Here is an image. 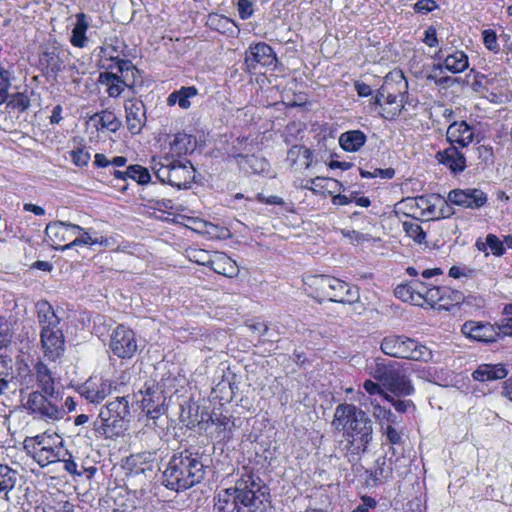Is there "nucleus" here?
Listing matches in <instances>:
<instances>
[{
    "label": "nucleus",
    "instance_id": "nucleus-1",
    "mask_svg": "<svg viewBox=\"0 0 512 512\" xmlns=\"http://www.w3.org/2000/svg\"><path fill=\"white\" fill-rule=\"evenodd\" d=\"M269 492L263 481L246 474L233 487L219 490L214 497V512H262Z\"/></svg>",
    "mask_w": 512,
    "mask_h": 512
},
{
    "label": "nucleus",
    "instance_id": "nucleus-2",
    "mask_svg": "<svg viewBox=\"0 0 512 512\" xmlns=\"http://www.w3.org/2000/svg\"><path fill=\"white\" fill-rule=\"evenodd\" d=\"M332 426L343 431L353 454L364 453L372 440V421L362 409L354 404H339L334 412Z\"/></svg>",
    "mask_w": 512,
    "mask_h": 512
},
{
    "label": "nucleus",
    "instance_id": "nucleus-3",
    "mask_svg": "<svg viewBox=\"0 0 512 512\" xmlns=\"http://www.w3.org/2000/svg\"><path fill=\"white\" fill-rule=\"evenodd\" d=\"M204 467L199 452L185 449L174 453L163 472V483L177 492L186 490L204 479Z\"/></svg>",
    "mask_w": 512,
    "mask_h": 512
},
{
    "label": "nucleus",
    "instance_id": "nucleus-4",
    "mask_svg": "<svg viewBox=\"0 0 512 512\" xmlns=\"http://www.w3.org/2000/svg\"><path fill=\"white\" fill-rule=\"evenodd\" d=\"M131 416L128 396H116L100 409L98 417L93 421L96 437L113 439L126 430L125 423Z\"/></svg>",
    "mask_w": 512,
    "mask_h": 512
},
{
    "label": "nucleus",
    "instance_id": "nucleus-5",
    "mask_svg": "<svg viewBox=\"0 0 512 512\" xmlns=\"http://www.w3.org/2000/svg\"><path fill=\"white\" fill-rule=\"evenodd\" d=\"M306 284L313 289L315 297L331 302L354 304L360 297L357 287L328 275L310 276Z\"/></svg>",
    "mask_w": 512,
    "mask_h": 512
},
{
    "label": "nucleus",
    "instance_id": "nucleus-6",
    "mask_svg": "<svg viewBox=\"0 0 512 512\" xmlns=\"http://www.w3.org/2000/svg\"><path fill=\"white\" fill-rule=\"evenodd\" d=\"M380 350L392 358L424 362L432 359V352L429 348L403 334L385 336L380 342Z\"/></svg>",
    "mask_w": 512,
    "mask_h": 512
},
{
    "label": "nucleus",
    "instance_id": "nucleus-7",
    "mask_svg": "<svg viewBox=\"0 0 512 512\" xmlns=\"http://www.w3.org/2000/svg\"><path fill=\"white\" fill-rule=\"evenodd\" d=\"M372 376L397 396H409L414 392L410 379L396 362L377 359Z\"/></svg>",
    "mask_w": 512,
    "mask_h": 512
},
{
    "label": "nucleus",
    "instance_id": "nucleus-8",
    "mask_svg": "<svg viewBox=\"0 0 512 512\" xmlns=\"http://www.w3.org/2000/svg\"><path fill=\"white\" fill-rule=\"evenodd\" d=\"M55 395L49 397L43 392L33 391L28 394L24 408L35 418L56 421L63 417L64 411L55 403Z\"/></svg>",
    "mask_w": 512,
    "mask_h": 512
},
{
    "label": "nucleus",
    "instance_id": "nucleus-9",
    "mask_svg": "<svg viewBox=\"0 0 512 512\" xmlns=\"http://www.w3.org/2000/svg\"><path fill=\"white\" fill-rule=\"evenodd\" d=\"M48 439L49 438L42 435H37L25 440V443L33 442L32 456L41 467H46L52 463L60 462L61 459L70 456L69 451L66 450L61 443L59 445L52 446L47 443ZM25 447L27 448L29 445L26 444Z\"/></svg>",
    "mask_w": 512,
    "mask_h": 512
},
{
    "label": "nucleus",
    "instance_id": "nucleus-10",
    "mask_svg": "<svg viewBox=\"0 0 512 512\" xmlns=\"http://www.w3.org/2000/svg\"><path fill=\"white\" fill-rule=\"evenodd\" d=\"M110 348L119 358H131L138 349L134 331L124 325H118L111 334Z\"/></svg>",
    "mask_w": 512,
    "mask_h": 512
},
{
    "label": "nucleus",
    "instance_id": "nucleus-11",
    "mask_svg": "<svg viewBox=\"0 0 512 512\" xmlns=\"http://www.w3.org/2000/svg\"><path fill=\"white\" fill-rule=\"evenodd\" d=\"M276 61L272 47L264 42L251 44L245 52L244 64L250 73H256L260 67L273 66Z\"/></svg>",
    "mask_w": 512,
    "mask_h": 512
},
{
    "label": "nucleus",
    "instance_id": "nucleus-12",
    "mask_svg": "<svg viewBox=\"0 0 512 512\" xmlns=\"http://www.w3.org/2000/svg\"><path fill=\"white\" fill-rule=\"evenodd\" d=\"M448 201L462 208L476 210L487 204V194L478 188L454 189L448 193Z\"/></svg>",
    "mask_w": 512,
    "mask_h": 512
},
{
    "label": "nucleus",
    "instance_id": "nucleus-13",
    "mask_svg": "<svg viewBox=\"0 0 512 512\" xmlns=\"http://www.w3.org/2000/svg\"><path fill=\"white\" fill-rule=\"evenodd\" d=\"M79 231L78 225L63 221L51 222L45 228L47 241L53 248L60 250L65 244L71 242L75 233Z\"/></svg>",
    "mask_w": 512,
    "mask_h": 512
},
{
    "label": "nucleus",
    "instance_id": "nucleus-14",
    "mask_svg": "<svg viewBox=\"0 0 512 512\" xmlns=\"http://www.w3.org/2000/svg\"><path fill=\"white\" fill-rule=\"evenodd\" d=\"M41 347L44 356L52 361L58 359L64 352V335L60 327L41 330Z\"/></svg>",
    "mask_w": 512,
    "mask_h": 512
},
{
    "label": "nucleus",
    "instance_id": "nucleus-15",
    "mask_svg": "<svg viewBox=\"0 0 512 512\" xmlns=\"http://www.w3.org/2000/svg\"><path fill=\"white\" fill-rule=\"evenodd\" d=\"M461 331L471 339L487 343L497 341L501 335L499 325L495 326L490 323L476 321L465 322L462 325Z\"/></svg>",
    "mask_w": 512,
    "mask_h": 512
},
{
    "label": "nucleus",
    "instance_id": "nucleus-16",
    "mask_svg": "<svg viewBox=\"0 0 512 512\" xmlns=\"http://www.w3.org/2000/svg\"><path fill=\"white\" fill-rule=\"evenodd\" d=\"M127 128L132 134H139L146 123V107L142 100L131 98L124 104Z\"/></svg>",
    "mask_w": 512,
    "mask_h": 512
},
{
    "label": "nucleus",
    "instance_id": "nucleus-17",
    "mask_svg": "<svg viewBox=\"0 0 512 512\" xmlns=\"http://www.w3.org/2000/svg\"><path fill=\"white\" fill-rule=\"evenodd\" d=\"M165 396L163 391L158 387L146 388L141 399V407L147 416L152 419L158 418L164 413Z\"/></svg>",
    "mask_w": 512,
    "mask_h": 512
},
{
    "label": "nucleus",
    "instance_id": "nucleus-18",
    "mask_svg": "<svg viewBox=\"0 0 512 512\" xmlns=\"http://www.w3.org/2000/svg\"><path fill=\"white\" fill-rule=\"evenodd\" d=\"M113 392V385L107 379H89L83 386L82 395L91 403H99Z\"/></svg>",
    "mask_w": 512,
    "mask_h": 512
},
{
    "label": "nucleus",
    "instance_id": "nucleus-19",
    "mask_svg": "<svg viewBox=\"0 0 512 512\" xmlns=\"http://www.w3.org/2000/svg\"><path fill=\"white\" fill-rule=\"evenodd\" d=\"M446 138L453 146L467 147L474 140L473 127L469 126L465 121H454L447 129Z\"/></svg>",
    "mask_w": 512,
    "mask_h": 512
},
{
    "label": "nucleus",
    "instance_id": "nucleus-20",
    "mask_svg": "<svg viewBox=\"0 0 512 512\" xmlns=\"http://www.w3.org/2000/svg\"><path fill=\"white\" fill-rule=\"evenodd\" d=\"M436 160L446 166L453 174L461 173L466 168V158L456 146L450 145L444 150L438 151Z\"/></svg>",
    "mask_w": 512,
    "mask_h": 512
},
{
    "label": "nucleus",
    "instance_id": "nucleus-21",
    "mask_svg": "<svg viewBox=\"0 0 512 512\" xmlns=\"http://www.w3.org/2000/svg\"><path fill=\"white\" fill-rule=\"evenodd\" d=\"M194 172L190 161H173L170 185L179 189L187 188L194 178Z\"/></svg>",
    "mask_w": 512,
    "mask_h": 512
},
{
    "label": "nucleus",
    "instance_id": "nucleus-22",
    "mask_svg": "<svg viewBox=\"0 0 512 512\" xmlns=\"http://www.w3.org/2000/svg\"><path fill=\"white\" fill-rule=\"evenodd\" d=\"M212 257L213 258L211 261L210 269H212L215 273L229 278L236 277L238 275V265L225 253L215 251L212 252Z\"/></svg>",
    "mask_w": 512,
    "mask_h": 512
},
{
    "label": "nucleus",
    "instance_id": "nucleus-23",
    "mask_svg": "<svg viewBox=\"0 0 512 512\" xmlns=\"http://www.w3.org/2000/svg\"><path fill=\"white\" fill-rule=\"evenodd\" d=\"M34 371L41 392L53 397L55 395V381L51 370L42 361H37L34 365Z\"/></svg>",
    "mask_w": 512,
    "mask_h": 512
},
{
    "label": "nucleus",
    "instance_id": "nucleus-24",
    "mask_svg": "<svg viewBox=\"0 0 512 512\" xmlns=\"http://www.w3.org/2000/svg\"><path fill=\"white\" fill-rule=\"evenodd\" d=\"M210 421L216 426L215 438L219 441L229 440L236 424L230 416L213 411L210 415Z\"/></svg>",
    "mask_w": 512,
    "mask_h": 512
},
{
    "label": "nucleus",
    "instance_id": "nucleus-25",
    "mask_svg": "<svg viewBox=\"0 0 512 512\" xmlns=\"http://www.w3.org/2000/svg\"><path fill=\"white\" fill-rule=\"evenodd\" d=\"M508 375L503 364H482L472 374L474 380L485 382L503 379Z\"/></svg>",
    "mask_w": 512,
    "mask_h": 512
},
{
    "label": "nucleus",
    "instance_id": "nucleus-26",
    "mask_svg": "<svg viewBox=\"0 0 512 512\" xmlns=\"http://www.w3.org/2000/svg\"><path fill=\"white\" fill-rule=\"evenodd\" d=\"M36 311L38 322L42 326L41 330L59 327L60 318L47 301L42 300L37 302Z\"/></svg>",
    "mask_w": 512,
    "mask_h": 512
},
{
    "label": "nucleus",
    "instance_id": "nucleus-27",
    "mask_svg": "<svg viewBox=\"0 0 512 512\" xmlns=\"http://www.w3.org/2000/svg\"><path fill=\"white\" fill-rule=\"evenodd\" d=\"M99 82L103 85L107 86V93L110 97L119 96L124 87L131 88L133 83L126 82V79H121L118 74L112 72H104L99 76Z\"/></svg>",
    "mask_w": 512,
    "mask_h": 512
},
{
    "label": "nucleus",
    "instance_id": "nucleus-28",
    "mask_svg": "<svg viewBox=\"0 0 512 512\" xmlns=\"http://www.w3.org/2000/svg\"><path fill=\"white\" fill-rule=\"evenodd\" d=\"M197 94L198 90L194 86L181 87L167 97V104L169 106L178 104L182 109H188L191 106V99L195 98Z\"/></svg>",
    "mask_w": 512,
    "mask_h": 512
},
{
    "label": "nucleus",
    "instance_id": "nucleus-29",
    "mask_svg": "<svg viewBox=\"0 0 512 512\" xmlns=\"http://www.w3.org/2000/svg\"><path fill=\"white\" fill-rule=\"evenodd\" d=\"M366 142V135L360 130L344 132L339 137L340 146L348 152L358 151Z\"/></svg>",
    "mask_w": 512,
    "mask_h": 512
},
{
    "label": "nucleus",
    "instance_id": "nucleus-30",
    "mask_svg": "<svg viewBox=\"0 0 512 512\" xmlns=\"http://www.w3.org/2000/svg\"><path fill=\"white\" fill-rule=\"evenodd\" d=\"M18 481V472L8 465L0 464V495L9 501V492L14 489Z\"/></svg>",
    "mask_w": 512,
    "mask_h": 512
},
{
    "label": "nucleus",
    "instance_id": "nucleus-31",
    "mask_svg": "<svg viewBox=\"0 0 512 512\" xmlns=\"http://www.w3.org/2000/svg\"><path fill=\"white\" fill-rule=\"evenodd\" d=\"M443 65L453 74L461 73L469 66L468 56L463 51L456 50L443 59Z\"/></svg>",
    "mask_w": 512,
    "mask_h": 512
},
{
    "label": "nucleus",
    "instance_id": "nucleus-32",
    "mask_svg": "<svg viewBox=\"0 0 512 512\" xmlns=\"http://www.w3.org/2000/svg\"><path fill=\"white\" fill-rule=\"evenodd\" d=\"M287 161L292 167H296L298 162L300 166L308 169L311 166L312 153L310 149L302 145L292 146L287 153Z\"/></svg>",
    "mask_w": 512,
    "mask_h": 512
},
{
    "label": "nucleus",
    "instance_id": "nucleus-33",
    "mask_svg": "<svg viewBox=\"0 0 512 512\" xmlns=\"http://www.w3.org/2000/svg\"><path fill=\"white\" fill-rule=\"evenodd\" d=\"M89 27L88 17L85 13L76 15V24L72 30L71 43L75 47L83 48L87 43L86 31Z\"/></svg>",
    "mask_w": 512,
    "mask_h": 512
},
{
    "label": "nucleus",
    "instance_id": "nucleus-34",
    "mask_svg": "<svg viewBox=\"0 0 512 512\" xmlns=\"http://www.w3.org/2000/svg\"><path fill=\"white\" fill-rule=\"evenodd\" d=\"M389 77H386L385 85L382 86L378 92V96L376 97V103L381 105V99L384 98L385 102L389 105H394V107L387 112V115H383L385 118H393L396 115H399L401 112V104L398 103V95L392 94L389 92Z\"/></svg>",
    "mask_w": 512,
    "mask_h": 512
},
{
    "label": "nucleus",
    "instance_id": "nucleus-35",
    "mask_svg": "<svg viewBox=\"0 0 512 512\" xmlns=\"http://www.w3.org/2000/svg\"><path fill=\"white\" fill-rule=\"evenodd\" d=\"M196 140L193 136L186 133H177L171 143V150L176 155H185L194 151Z\"/></svg>",
    "mask_w": 512,
    "mask_h": 512
},
{
    "label": "nucleus",
    "instance_id": "nucleus-36",
    "mask_svg": "<svg viewBox=\"0 0 512 512\" xmlns=\"http://www.w3.org/2000/svg\"><path fill=\"white\" fill-rule=\"evenodd\" d=\"M96 118H98V123L102 128L108 129L111 132H116L121 126L120 120L112 111L105 110L97 113L92 119Z\"/></svg>",
    "mask_w": 512,
    "mask_h": 512
},
{
    "label": "nucleus",
    "instance_id": "nucleus-37",
    "mask_svg": "<svg viewBox=\"0 0 512 512\" xmlns=\"http://www.w3.org/2000/svg\"><path fill=\"white\" fill-rule=\"evenodd\" d=\"M78 229L80 230L79 233H75L73 240L71 242L65 244L62 248V250L69 249L74 246H81V245H96L97 243V237L92 236L88 231H86L84 228L80 227L78 225Z\"/></svg>",
    "mask_w": 512,
    "mask_h": 512
},
{
    "label": "nucleus",
    "instance_id": "nucleus-38",
    "mask_svg": "<svg viewBox=\"0 0 512 512\" xmlns=\"http://www.w3.org/2000/svg\"><path fill=\"white\" fill-rule=\"evenodd\" d=\"M128 178H131L139 184H147L150 182L151 176L147 168L141 165H130L125 171Z\"/></svg>",
    "mask_w": 512,
    "mask_h": 512
},
{
    "label": "nucleus",
    "instance_id": "nucleus-39",
    "mask_svg": "<svg viewBox=\"0 0 512 512\" xmlns=\"http://www.w3.org/2000/svg\"><path fill=\"white\" fill-rule=\"evenodd\" d=\"M403 229L407 236L412 238L415 242L422 244L425 242L426 233L423 231L422 227L414 221H404Z\"/></svg>",
    "mask_w": 512,
    "mask_h": 512
},
{
    "label": "nucleus",
    "instance_id": "nucleus-40",
    "mask_svg": "<svg viewBox=\"0 0 512 512\" xmlns=\"http://www.w3.org/2000/svg\"><path fill=\"white\" fill-rule=\"evenodd\" d=\"M6 106L7 108L17 110L18 112H23L30 106V99L24 93H14L6 101Z\"/></svg>",
    "mask_w": 512,
    "mask_h": 512
},
{
    "label": "nucleus",
    "instance_id": "nucleus-41",
    "mask_svg": "<svg viewBox=\"0 0 512 512\" xmlns=\"http://www.w3.org/2000/svg\"><path fill=\"white\" fill-rule=\"evenodd\" d=\"M189 260L210 268L212 261V253L204 249L193 248L187 251Z\"/></svg>",
    "mask_w": 512,
    "mask_h": 512
},
{
    "label": "nucleus",
    "instance_id": "nucleus-42",
    "mask_svg": "<svg viewBox=\"0 0 512 512\" xmlns=\"http://www.w3.org/2000/svg\"><path fill=\"white\" fill-rule=\"evenodd\" d=\"M173 161L165 159V163L159 162L153 166L154 173L162 183L170 185Z\"/></svg>",
    "mask_w": 512,
    "mask_h": 512
},
{
    "label": "nucleus",
    "instance_id": "nucleus-43",
    "mask_svg": "<svg viewBox=\"0 0 512 512\" xmlns=\"http://www.w3.org/2000/svg\"><path fill=\"white\" fill-rule=\"evenodd\" d=\"M111 60H115V67L120 73L119 77L121 79H126V82H129V74L134 77V74L137 72V69L133 66L131 61L125 59H119L110 57Z\"/></svg>",
    "mask_w": 512,
    "mask_h": 512
},
{
    "label": "nucleus",
    "instance_id": "nucleus-44",
    "mask_svg": "<svg viewBox=\"0 0 512 512\" xmlns=\"http://www.w3.org/2000/svg\"><path fill=\"white\" fill-rule=\"evenodd\" d=\"M444 287H431L425 290L424 301L433 307L436 304H443L445 301Z\"/></svg>",
    "mask_w": 512,
    "mask_h": 512
},
{
    "label": "nucleus",
    "instance_id": "nucleus-45",
    "mask_svg": "<svg viewBox=\"0 0 512 512\" xmlns=\"http://www.w3.org/2000/svg\"><path fill=\"white\" fill-rule=\"evenodd\" d=\"M443 291L445 294V301L443 302V304H440V308H444V309L448 310L449 305L454 306V305L460 304L464 300L463 293L458 290H453L449 287L444 286Z\"/></svg>",
    "mask_w": 512,
    "mask_h": 512
},
{
    "label": "nucleus",
    "instance_id": "nucleus-46",
    "mask_svg": "<svg viewBox=\"0 0 512 512\" xmlns=\"http://www.w3.org/2000/svg\"><path fill=\"white\" fill-rule=\"evenodd\" d=\"M12 341L11 324L0 317V349L7 347Z\"/></svg>",
    "mask_w": 512,
    "mask_h": 512
},
{
    "label": "nucleus",
    "instance_id": "nucleus-47",
    "mask_svg": "<svg viewBox=\"0 0 512 512\" xmlns=\"http://www.w3.org/2000/svg\"><path fill=\"white\" fill-rule=\"evenodd\" d=\"M10 85L9 72L4 68H0V105L8 100Z\"/></svg>",
    "mask_w": 512,
    "mask_h": 512
},
{
    "label": "nucleus",
    "instance_id": "nucleus-48",
    "mask_svg": "<svg viewBox=\"0 0 512 512\" xmlns=\"http://www.w3.org/2000/svg\"><path fill=\"white\" fill-rule=\"evenodd\" d=\"M482 38L483 43L488 50L492 52L499 51L500 47L498 44L497 35L495 31H493L492 29H486L482 31Z\"/></svg>",
    "mask_w": 512,
    "mask_h": 512
},
{
    "label": "nucleus",
    "instance_id": "nucleus-49",
    "mask_svg": "<svg viewBox=\"0 0 512 512\" xmlns=\"http://www.w3.org/2000/svg\"><path fill=\"white\" fill-rule=\"evenodd\" d=\"M487 244L495 256H501L504 254L505 249L503 246V241H501L496 235L488 234Z\"/></svg>",
    "mask_w": 512,
    "mask_h": 512
},
{
    "label": "nucleus",
    "instance_id": "nucleus-50",
    "mask_svg": "<svg viewBox=\"0 0 512 512\" xmlns=\"http://www.w3.org/2000/svg\"><path fill=\"white\" fill-rule=\"evenodd\" d=\"M231 23L232 21L228 17L218 14H210L208 17V25L216 30L224 29Z\"/></svg>",
    "mask_w": 512,
    "mask_h": 512
},
{
    "label": "nucleus",
    "instance_id": "nucleus-51",
    "mask_svg": "<svg viewBox=\"0 0 512 512\" xmlns=\"http://www.w3.org/2000/svg\"><path fill=\"white\" fill-rule=\"evenodd\" d=\"M385 464L386 459L384 457L378 458L375 461V468L371 472V477L373 478L374 482H381L384 478H386Z\"/></svg>",
    "mask_w": 512,
    "mask_h": 512
},
{
    "label": "nucleus",
    "instance_id": "nucleus-52",
    "mask_svg": "<svg viewBox=\"0 0 512 512\" xmlns=\"http://www.w3.org/2000/svg\"><path fill=\"white\" fill-rule=\"evenodd\" d=\"M237 8L242 20H246L253 15V4L250 0H238Z\"/></svg>",
    "mask_w": 512,
    "mask_h": 512
},
{
    "label": "nucleus",
    "instance_id": "nucleus-53",
    "mask_svg": "<svg viewBox=\"0 0 512 512\" xmlns=\"http://www.w3.org/2000/svg\"><path fill=\"white\" fill-rule=\"evenodd\" d=\"M383 397L392 403V405L394 406V408L398 411V412H401V413H404L408 410V408L410 407H414L413 403L411 400H396L394 399L392 396H390L389 394L387 393H383Z\"/></svg>",
    "mask_w": 512,
    "mask_h": 512
},
{
    "label": "nucleus",
    "instance_id": "nucleus-54",
    "mask_svg": "<svg viewBox=\"0 0 512 512\" xmlns=\"http://www.w3.org/2000/svg\"><path fill=\"white\" fill-rule=\"evenodd\" d=\"M72 161L77 166H85L90 161V153L84 149H77L71 153Z\"/></svg>",
    "mask_w": 512,
    "mask_h": 512
},
{
    "label": "nucleus",
    "instance_id": "nucleus-55",
    "mask_svg": "<svg viewBox=\"0 0 512 512\" xmlns=\"http://www.w3.org/2000/svg\"><path fill=\"white\" fill-rule=\"evenodd\" d=\"M412 291V284L410 282L409 284L398 285L394 290V294L402 301L408 302L411 299Z\"/></svg>",
    "mask_w": 512,
    "mask_h": 512
},
{
    "label": "nucleus",
    "instance_id": "nucleus-56",
    "mask_svg": "<svg viewBox=\"0 0 512 512\" xmlns=\"http://www.w3.org/2000/svg\"><path fill=\"white\" fill-rule=\"evenodd\" d=\"M438 8L434 0H419L414 4V10L418 13H428Z\"/></svg>",
    "mask_w": 512,
    "mask_h": 512
},
{
    "label": "nucleus",
    "instance_id": "nucleus-57",
    "mask_svg": "<svg viewBox=\"0 0 512 512\" xmlns=\"http://www.w3.org/2000/svg\"><path fill=\"white\" fill-rule=\"evenodd\" d=\"M12 371V359L8 355L0 354V378H8Z\"/></svg>",
    "mask_w": 512,
    "mask_h": 512
},
{
    "label": "nucleus",
    "instance_id": "nucleus-58",
    "mask_svg": "<svg viewBox=\"0 0 512 512\" xmlns=\"http://www.w3.org/2000/svg\"><path fill=\"white\" fill-rule=\"evenodd\" d=\"M423 42L429 47H435L438 45L439 41L436 29L433 26H430L425 30Z\"/></svg>",
    "mask_w": 512,
    "mask_h": 512
},
{
    "label": "nucleus",
    "instance_id": "nucleus-59",
    "mask_svg": "<svg viewBox=\"0 0 512 512\" xmlns=\"http://www.w3.org/2000/svg\"><path fill=\"white\" fill-rule=\"evenodd\" d=\"M361 501L362 503L358 505L352 512H368L370 509L375 508L377 505L376 500L369 496H363Z\"/></svg>",
    "mask_w": 512,
    "mask_h": 512
},
{
    "label": "nucleus",
    "instance_id": "nucleus-60",
    "mask_svg": "<svg viewBox=\"0 0 512 512\" xmlns=\"http://www.w3.org/2000/svg\"><path fill=\"white\" fill-rule=\"evenodd\" d=\"M404 202H409L411 204H415L416 209H420L421 212H424L425 209H428L430 206V199L425 196H418L416 198H407Z\"/></svg>",
    "mask_w": 512,
    "mask_h": 512
},
{
    "label": "nucleus",
    "instance_id": "nucleus-61",
    "mask_svg": "<svg viewBox=\"0 0 512 512\" xmlns=\"http://www.w3.org/2000/svg\"><path fill=\"white\" fill-rule=\"evenodd\" d=\"M436 199H438L441 202V207L439 209L437 216H435V219L448 218L454 214L453 208L449 204L450 202L448 200L444 201L441 200L439 197H436Z\"/></svg>",
    "mask_w": 512,
    "mask_h": 512
},
{
    "label": "nucleus",
    "instance_id": "nucleus-62",
    "mask_svg": "<svg viewBox=\"0 0 512 512\" xmlns=\"http://www.w3.org/2000/svg\"><path fill=\"white\" fill-rule=\"evenodd\" d=\"M342 235L346 238H348L351 242L360 243L365 240H368V237L358 231L355 230H342Z\"/></svg>",
    "mask_w": 512,
    "mask_h": 512
},
{
    "label": "nucleus",
    "instance_id": "nucleus-63",
    "mask_svg": "<svg viewBox=\"0 0 512 512\" xmlns=\"http://www.w3.org/2000/svg\"><path fill=\"white\" fill-rule=\"evenodd\" d=\"M385 435H386V438L389 441V443H391L393 445L401 443L402 437H401L400 433L394 427H392L390 425L387 426L386 430H385Z\"/></svg>",
    "mask_w": 512,
    "mask_h": 512
},
{
    "label": "nucleus",
    "instance_id": "nucleus-64",
    "mask_svg": "<svg viewBox=\"0 0 512 512\" xmlns=\"http://www.w3.org/2000/svg\"><path fill=\"white\" fill-rule=\"evenodd\" d=\"M363 388L370 395L380 394L383 396V393H385L381 386L372 380H366L363 383Z\"/></svg>",
    "mask_w": 512,
    "mask_h": 512
}]
</instances>
